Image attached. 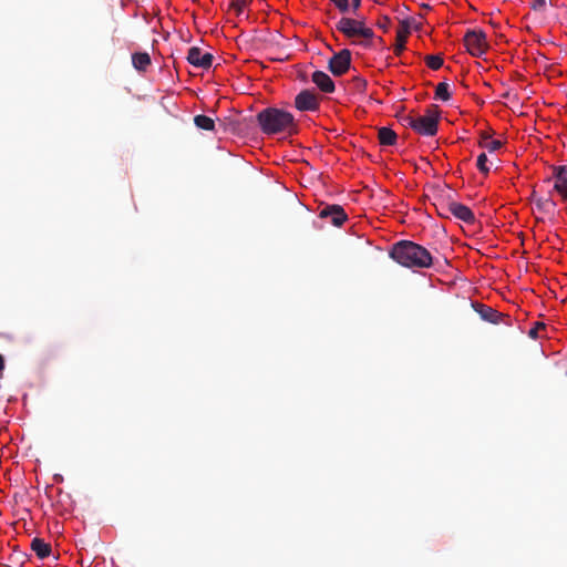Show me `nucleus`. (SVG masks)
I'll list each match as a JSON object with an SVG mask.
<instances>
[{
    "instance_id": "f257e3e1",
    "label": "nucleus",
    "mask_w": 567,
    "mask_h": 567,
    "mask_svg": "<svg viewBox=\"0 0 567 567\" xmlns=\"http://www.w3.org/2000/svg\"><path fill=\"white\" fill-rule=\"evenodd\" d=\"M390 257L406 268H430L433 265L431 252L411 240L395 243L390 250Z\"/></svg>"
},
{
    "instance_id": "f03ea898",
    "label": "nucleus",
    "mask_w": 567,
    "mask_h": 567,
    "mask_svg": "<svg viewBox=\"0 0 567 567\" xmlns=\"http://www.w3.org/2000/svg\"><path fill=\"white\" fill-rule=\"evenodd\" d=\"M257 122L260 130L268 135L297 133V124L293 115L285 110L277 107H267L257 114Z\"/></svg>"
},
{
    "instance_id": "7ed1b4c3",
    "label": "nucleus",
    "mask_w": 567,
    "mask_h": 567,
    "mask_svg": "<svg viewBox=\"0 0 567 567\" xmlns=\"http://www.w3.org/2000/svg\"><path fill=\"white\" fill-rule=\"evenodd\" d=\"M440 114L437 105L429 106L423 116H415L412 130L420 135L434 136L437 133Z\"/></svg>"
},
{
    "instance_id": "20e7f679",
    "label": "nucleus",
    "mask_w": 567,
    "mask_h": 567,
    "mask_svg": "<svg viewBox=\"0 0 567 567\" xmlns=\"http://www.w3.org/2000/svg\"><path fill=\"white\" fill-rule=\"evenodd\" d=\"M336 29L347 38L362 37L371 40L374 37L373 30L368 28L363 20L343 17L337 22Z\"/></svg>"
},
{
    "instance_id": "39448f33",
    "label": "nucleus",
    "mask_w": 567,
    "mask_h": 567,
    "mask_svg": "<svg viewBox=\"0 0 567 567\" xmlns=\"http://www.w3.org/2000/svg\"><path fill=\"white\" fill-rule=\"evenodd\" d=\"M464 43H465L467 51L473 56H482L488 48L487 42H486V35L481 30L467 31L464 37Z\"/></svg>"
},
{
    "instance_id": "423d86ee",
    "label": "nucleus",
    "mask_w": 567,
    "mask_h": 567,
    "mask_svg": "<svg viewBox=\"0 0 567 567\" xmlns=\"http://www.w3.org/2000/svg\"><path fill=\"white\" fill-rule=\"evenodd\" d=\"M351 65V52L348 49H343L340 52L333 54L329 60L328 68L330 72L336 76H341L348 72Z\"/></svg>"
},
{
    "instance_id": "0eeeda50",
    "label": "nucleus",
    "mask_w": 567,
    "mask_h": 567,
    "mask_svg": "<svg viewBox=\"0 0 567 567\" xmlns=\"http://www.w3.org/2000/svg\"><path fill=\"white\" fill-rule=\"evenodd\" d=\"M446 199H447L446 212H450V214H452L455 218H457L466 224L472 225L475 223V215L471 210L470 207H467L466 205H463L461 203H457L455 200H452L450 198V195H446Z\"/></svg>"
},
{
    "instance_id": "6e6552de",
    "label": "nucleus",
    "mask_w": 567,
    "mask_h": 567,
    "mask_svg": "<svg viewBox=\"0 0 567 567\" xmlns=\"http://www.w3.org/2000/svg\"><path fill=\"white\" fill-rule=\"evenodd\" d=\"M319 217L323 219L329 218L330 223L336 227L342 226L348 219V215L340 205H327L319 212Z\"/></svg>"
},
{
    "instance_id": "1a4fd4ad",
    "label": "nucleus",
    "mask_w": 567,
    "mask_h": 567,
    "mask_svg": "<svg viewBox=\"0 0 567 567\" xmlns=\"http://www.w3.org/2000/svg\"><path fill=\"white\" fill-rule=\"evenodd\" d=\"M295 106L299 111H317L319 109V100L318 96L309 91V90H302L297 96L295 97Z\"/></svg>"
},
{
    "instance_id": "9d476101",
    "label": "nucleus",
    "mask_w": 567,
    "mask_h": 567,
    "mask_svg": "<svg viewBox=\"0 0 567 567\" xmlns=\"http://www.w3.org/2000/svg\"><path fill=\"white\" fill-rule=\"evenodd\" d=\"M186 59L192 65L207 70L212 66L214 56L210 53H203L198 47H192Z\"/></svg>"
},
{
    "instance_id": "9b49d317",
    "label": "nucleus",
    "mask_w": 567,
    "mask_h": 567,
    "mask_svg": "<svg viewBox=\"0 0 567 567\" xmlns=\"http://www.w3.org/2000/svg\"><path fill=\"white\" fill-rule=\"evenodd\" d=\"M472 307L484 321L491 323H499L508 318L506 315L498 312L497 310L484 303L472 302Z\"/></svg>"
},
{
    "instance_id": "f8f14e48",
    "label": "nucleus",
    "mask_w": 567,
    "mask_h": 567,
    "mask_svg": "<svg viewBox=\"0 0 567 567\" xmlns=\"http://www.w3.org/2000/svg\"><path fill=\"white\" fill-rule=\"evenodd\" d=\"M554 190L557 192L564 202H567V166H554L553 177Z\"/></svg>"
},
{
    "instance_id": "ddd939ff",
    "label": "nucleus",
    "mask_w": 567,
    "mask_h": 567,
    "mask_svg": "<svg viewBox=\"0 0 567 567\" xmlns=\"http://www.w3.org/2000/svg\"><path fill=\"white\" fill-rule=\"evenodd\" d=\"M312 82L323 92V93H332L334 92V83L332 79L323 71H316L311 76Z\"/></svg>"
},
{
    "instance_id": "4468645a",
    "label": "nucleus",
    "mask_w": 567,
    "mask_h": 567,
    "mask_svg": "<svg viewBox=\"0 0 567 567\" xmlns=\"http://www.w3.org/2000/svg\"><path fill=\"white\" fill-rule=\"evenodd\" d=\"M410 34V23L406 20L400 22L396 31V43L394 45V53L400 55L405 50V42Z\"/></svg>"
},
{
    "instance_id": "2eb2a0df",
    "label": "nucleus",
    "mask_w": 567,
    "mask_h": 567,
    "mask_svg": "<svg viewBox=\"0 0 567 567\" xmlns=\"http://www.w3.org/2000/svg\"><path fill=\"white\" fill-rule=\"evenodd\" d=\"M31 549L35 553L38 558L44 559L51 555V545L44 542L42 538H33L31 542Z\"/></svg>"
},
{
    "instance_id": "dca6fc26",
    "label": "nucleus",
    "mask_w": 567,
    "mask_h": 567,
    "mask_svg": "<svg viewBox=\"0 0 567 567\" xmlns=\"http://www.w3.org/2000/svg\"><path fill=\"white\" fill-rule=\"evenodd\" d=\"M378 138L381 145L391 146L395 144L398 135L390 127H380L378 130Z\"/></svg>"
},
{
    "instance_id": "f3484780",
    "label": "nucleus",
    "mask_w": 567,
    "mask_h": 567,
    "mask_svg": "<svg viewBox=\"0 0 567 567\" xmlns=\"http://www.w3.org/2000/svg\"><path fill=\"white\" fill-rule=\"evenodd\" d=\"M132 63L137 71L143 72L151 65V56L147 52L133 53Z\"/></svg>"
},
{
    "instance_id": "a211bd4d",
    "label": "nucleus",
    "mask_w": 567,
    "mask_h": 567,
    "mask_svg": "<svg viewBox=\"0 0 567 567\" xmlns=\"http://www.w3.org/2000/svg\"><path fill=\"white\" fill-rule=\"evenodd\" d=\"M532 198L536 208L542 213H551L556 207V203L553 199L537 197L535 192H533Z\"/></svg>"
},
{
    "instance_id": "6ab92c4d",
    "label": "nucleus",
    "mask_w": 567,
    "mask_h": 567,
    "mask_svg": "<svg viewBox=\"0 0 567 567\" xmlns=\"http://www.w3.org/2000/svg\"><path fill=\"white\" fill-rule=\"evenodd\" d=\"M194 123L200 130L214 131L215 128L214 120L206 115H196L194 117Z\"/></svg>"
},
{
    "instance_id": "aec40b11",
    "label": "nucleus",
    "mask_w": 567,
    "mask_h": 567,
    "mask_svg": "<svg viewBox=\"0 0 567 567\" xmlns=\"http://www.w3.org/2000/svg\"><path fill=\"white\" fill-rule=\"evenodd\" d=\"M435 99L442 101H449L451 99V94L449 92V84L446 82H441L436 85Z\"/></svg>"
},
{
    "instance_id": "412c9836",
    "label": "nucleus",
    "mask_w": 567,
    "mask_h": 567,
    "mask_svg": "<svg viewBox=\"0 0 567 567\" xmlns=\"http://www.w3.org/2000/svg\"><path fill=\"white\" fill-rule=\"evenodd\" d=\"M424 60L432 70H439L443 65V58L441 55H426Z\"/></svg>"
},
{
    "instance_id": "4be33fe9",
    "label": "nucleus",
    "mask_w": 567,
    "mask_h": 567,
    "mask_svg": "<svg viewBox=\"0 0 567 567\" xmlns=\"http://www.w3.org/2000/svg\"><path fill=\"white\" fill-rule=\"evenodd\" d=\"M247 6H248L247 0H231L230 1V8L236 11L237 16H240Z\"/></svg>"
},
{
    "instance_id": "5701e85b",
    "label": "nucleus",
    "mask_w": 567,
    "mask_h": 567,
    "mask_svg": "<svg viewBox=\"0 0 567 567\" xmlns=\"http://www.w3.org/2000/svg\"><path fill=\"white\" fill-rule=\"evenodd\" d=\"M486 163H487L486 154L485 153L480 154L477 157L476 165H477L478 171L483 174H487L489 172V168L487 167Z\"/></svg>"
},
{
    "instance_id": "b1692460",
    "label": "nucleus",
    "mask_w": 567,
    "mask_h": 567,
    "mask_svg": "<svg viewBox=\"0 0 567 567\" xmlns=\"http://www.w3.org/2000/svg\"><path fill=\"white\" fill-rule=\"evenodd\" d=\"M481 145L486 148L488 152L497 151L502 147V142L498 140L482 142Z\"/></svg>"
},
{
    "instance_id": "393cba45",
    "label": "nucleus",
    "mask_w": 567,
    "mask_h": 567,
    "mask_svg": "<svg viewBox=\"0 0 567 567\" xmlns=\"http://www.w3.org/2000/svg\"><path fill=\"white\" fill-rule=\"evenodd\" d=\"M399 121L402 125L404 126H408V127H411L412 128V125H414L415 123V116H412L411 114H406V115H399Z\"/></svg>"
},
{
    "instance_id": "a878e982",
    "label": "nucleus",
    "mask_w": 567,
    "mask_h": 567,
    "mask_svg": "<svg viewBox=\"0 0 567 567\" xmlns=\"http://www.w3.org/2000/svg\"><path fill=\"white\" fill-rule=\"evenodd\" d=\"M434 206L436 207V212H437L439 216L444 217V218L449 217L450 212H446L447 202L443 203V200H442L440 203H434Z\"/></svg>"
},
{
    "instance_id": "bb28decb",
    "label": "nucleus",
    "mask_w": 567,
    "mask_h": 567,
    "mask_svg": "<svg viewBox=\"0 0 567 567\" xmlns=\"http://www.w3.org/2000/svg\"><path fill=\"white\" fill-rule=\"evenodd\" d=\"M377 25L378 28L382 29L384 32H386L391 25V19L386 16H382L378 22H377Z\"/></svg>"
},
{
    "instance_id": "cd10ccee",
    "label": "nucleus",
    "mask_w": 567,
    "mask_h": 567,
    "mask_svg": "<svg viewBox=\"0 0 567 567\" xmlns=\"http://www.w3.org/2000/svg\"><path fill=\"white\" fill-rule=\"evenodd\" d=\"M334 3V6L340 10V12L346 13L349 11V0H330Z\"/></svg>"
},
{
    "instance_id": "c85d7f7f",
    "label": "nucleus",
    "mask_w": 567,
    "mask_h": 567,
    "mask_svg": "<svg viewBox=\"0 0 567 567\" xmlns=\"http://www.w3.org/2000/svg\"><path fill=\"white\" fill-rule=\"evenodd\" d=\"M545 328H546V324H545V323H543V322H536V323H535V327H534V328H532V329L529 330L528 336H529L530 338H533V339H536V338H538V332H539V330H540V329H545Z\"/></svg>"
},
{
    "instance_id": "c756f323",
    "label": "nucleus",
    "mask_w": 567,
    "mask_h": 567,
    "mask_svg": "<svg viewBox=\"0 0 567 567\" xmlns=\"http://www.w3.org/2000/svg\"><path fill=\"white\" fill-rule=\"evenodd\" d=\"M547 4V0H535L532 4L533 10L544 11Z\"/></svg>"
},
{
    "instance_id": "7c9ffc66",
    "label": "nucleus",
    "mask_w": 567,
    "mask_h": 567,
    "mask_svg": "<svg viewBox=\"0 0 567 567\" xmlns=\"http://www.w3.org/2000/svg\"><path fill=\"white\" fill-rule=\"evenodd\" d=\"M354 81L357 83V87L358 89H362L363 90L367 86L365 80H363L361 78H355Z\"/></svg>"
},
{
    "instance_id": "2f4dec72",
    "label": "nucleus",
    "mask_w": 567,
    "mask_h": 567,
    "mask_svg": "<svg viewBox=\"0 0 567 567\" xmlns=\"http://www.w3.org/2000/svg\"><path fill=\"white\" fill-rule=\"evenodd\" d=\"M549 4L556 8H566L559 0H548Z\"/></svg>"
},
{
    "instance_id": "473e14b6",
    "label": "nucleus",
    "mask_w": 567,
    "mask_h": 567,
    "mask_svg": "<svg viewBox=\"0 0 567 567\" xmlns=\"http://www.w3.org/2000/svg\"><path fill=\"white\" fill-rule=\"evenodd\" d=\"M351 2H352L353 11L355 12L361 6V0H352Z\"/></svg>"
},
{
    "instance_id": "72a5a7b5",
    "label": "nucleus",
    "mask_w": 567,
    "mask_h": 567,
    "mask_svg": "<svg viewBox=\"0 0 567 567\" xmlns=\"http://www.w3.org/2000/svg\"><path fill=\"white\" fill-rule=\"evenodd\" d=\"M503 97L505 99H513V100H517V95L516 94H512L509 91L505 92L503 94Z\"/></svg>"
},
{
    "instance_id": "f704fd0d",
    "label": "nucleus",
    "mask_w": 567,
    "mask_h": 567,
    "mask_svg": "<svg viewBox=\"0 0 567 567\" xmlns=\"http://www.w3.org/2000/svg\"><path fill=\"white\" fill-rule=\"evenodd\" d=\"M4 370V359L3 357L0 354V374H2Z\"/></svg>"
},
{
    "instance_id": "c9c22d12",
    "label": "nucleus",
    "mask_w": 567,
    "mask_h": 567,
    "mask_svg": "<svg viewBox=\"0 0 567 567\" xmlns=\"http://www.w3.org/2000/svg\"><path fill=\"white\" fill-rule=\"evenodd\" d=\"M483 140H484L483 142H487V141H489V137L487 135H483Z\"/></svg>"
},
{
    "instance_id": "e433bc0d",
    "label": "nucleus",
    "mask_w": 567,
    "mask_h": 567,
    "mask_svg": "<svg viewBox=\"0 0 567 567\" xmlns=\"http://www.w3.org/2000/svg\"><path fill=\"white\" fill-rule=\"evenodd\" d=\"M564 19L567 21V8H565Z\"/></svg>"
}]
</instances>
